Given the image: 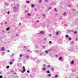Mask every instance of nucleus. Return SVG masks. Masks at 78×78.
Here are the masks:
<instances>
[{"label": "nucleus", "instance_id": "nucleus-1", "mask_svg": "<svg viewBox=\"0 0 78 78\" xmlns=\"http://www.w3.org/2000/svg\"><path fill=\"white\" fill-rule=\"evenodd\" d=\"M72 11H74V12H75V13L74 14V15H75V16L78 15V12H77V11H76L75 10V9H73Z\"/></svg>", "mask_w": 78, "mask_h": 78}, {"label": "nucleus", "instance_id": "nucleus-2", "mask_svg": "<svg viewBox=\"0 0 78 78\" xmlns=\"http://www.w3.org/2000/svg\"><path fill=\"white\" fill-rule=\"evenodd\" d=\"M4 50H5V48L3 47H2L1 48V51H4Z\"/></svg>", "mask_w": 78, "mask_h": 78}, {"label": "nucleus", "instance_id": "nucleus-3", "mask_svg": "<svg viewBox=\"0 0 78 78\" xmlns=\"http://www.w3.org/2000/svg\"><path fill=\"white\" fill-rule=\"evenodd\" d=\"M40 34H44L45 32H44V31H41L40 32Z\"/></svg>", "mask_w": 78, "mask_h": 78}, {"label": "nucleus", "instance_id": "nucleus-4", "mask_svg": "<svg viewBox=\"0 0 78 78\" xmlns=\"http://www.w3.org/2000/svg\"><path fill=\"white\" fill-rule=\"evenodd\" d=\"M26 69H23V70L21 71L22 73H24V72H26Z\"/></svg>", "mask_w": 78, "mask_h": 78}, {"label": "nucleus", "instance_id": "nucleus-5", "mask_svg": "<svg viewBox=\"0 0 78 78\" xmlns=\"http://www.w3.org/2000/svg\"><path fill=\"white\" fill-rule=\"evenodd\" d=\"M34 52L36 53H39V51L38 50H36L34 51Z\"/></svg>", "mask_w": 78, "mask_h": 78}, {"label": "nucleus", "instance_id": "nucleus-6", "mask_svg": "<svg viewBox=\"0 0 78 78\" xmlns=\"http://www.w3.org/2000/svg\"><path fill=\"white\" fill-rule=\"evenodd\" d=\"M59 59L60 61H61V59H63V58L62 56L60 57Z\"/></svg>", "mask_w": 78, "mask_h": 78}, {"label": "nucleus", "instance_id": "nucleus-7", "mask_svg": "<svg viewBox=\"0 0 78 78\" xmlns=\"http://www.w3.org/2000/svg\"><path fill=\"white\" fill-rule=\"evenodd\" d=\"M10 28V27H9L8 28H7L6 29V31H9V29Z\"/></svg>", "mask_w": 78, "mask_h": 78}, {"label": "nucleus", "instance_id": "nucleus-8", "mask_svg": "<svg viewBox=\"0 0 78 78\" xmlns=\"http://www.w3.org/2000/svg\"><path fill=\"white\" fill-rule=\"evenodd\" d=\"M72 6V4H71L70 5H68V7H69V8H70V7H71V6Z\"/></svg>", "mask_w": 78, "mask_h": 78}, {"label": "nucleus", "instance_id": "nucleus-9", "mask_svg": "<svg viewBox=\"0 0 78 78\" xmlns=\"http://www.w3.org/2000/svg\"><path fill=\"white\" fill-rule=\"evenodd\" d=\"M74 63V60H72L71 61V64L72 65Z\"/></svg>", "mask_w": 78, "mask_h": 78}, {"label": "nucleus", "instance_id": "nucleus-10", "mask_svg": "<svg viewBox=\"0 0 78 78\" xmlns=\"http://www.w3.org/2000/svg\"><path fill=\"white\" fill-rule=\"evenodd\" d=\"M36 48H38V45H37V44H34Z\"/></svg>", "mask_w": 78, "mask_h": 78}, {"label": "nucleus", "instance_id": "nucleus-11", "mask_svg": "<svg viewBox=\"0 0 78 78\" xmlns=\"http://www.w3.org/2000/svg\"><path fill=\"white\" fill-rule=\"evenodd\" d=\"M63 16H66V12H65L64 13H63Z\"/></svg>", "mask_w": 78, "mask_h": 78}, {"label": "nucleus", "instance_id": "nucleus-12", "mask_svg": "<svg viewBox=\"0 0 78 78\" xmlns=\"http://www.w3.org/2000/svg\"><path fill=\"white\" fill-rule=\"evenodd\" d=\"M35 6V5L34 4H32L31 5V7L32 8H34Z\"/></svg>", "mask_w": 78, "mask_h": 78}, {"label": "nucleus", "instance_id": "nucleus-13", "mask_svg": "<svg viewBox=\"0 0 78 78\" xmlns=\"http://www.w3.org/2000/svg\"><path fill=\"white\" fill-rule=\"evenodd\" d=\"M42 70H46V68L44 67L42 68Z\"/></svg>", "mask_w": 78, "mask_h": 78}, {"label": "nucleus", "instance_id": "nucleus-14", "mask_svg": "<svg viewBox=\"0 0 78 78\" xmlns=\"http://www.w3.org/2000/svg\"><path fill=\"white\" fill-rule=\"evenodd\" d=\"M9 64L10 65H12V62H9Z\"/></svg>", "mask_w": 78, "mask_h": 78}, {"label": "nucleus", "instance_id": "nucleus-15", "mask_svg": "<svg viewBox=\"0 0 78 78\" xmlns=\"http://www.w3.org/2000/svg\"><path fill=\"white\" fill-rule=\"evenodd\" d=\"M59 33V32L58 31H57L56 32V35H58Z\"/></svg>", "mask_w": 78, "mask_h": 78}, {"label": "nucleus", "instance_id": "nucleus-16", "mask_svg": "<svg viewBox=\"0 0 78 78\" xmlns=\"http://www.w3.org/2000/svg\"><path fill=\"white\" fill-rule=\"evenodd\" d=\"M36 69L35 68H33V69H32V70L34 72H36Z\"/></svg>", "mask_w": 78, "mask_h": 78}, {"label": "nucleus", "instance_id": "nucleus-17", "mask_svg": "<svg viewBox=\"0 0 78 78\" xmlns=\"http://www.w3.org/2000/svg\"><path fill=\"white\" fill-rule=\"evenodd\" d=\"M51 76V74H50V73L48 74V77H50V76Z\"/></svg>", "mask_w": 78, "mask_h": 78}, {"label": "nucleus", "instance_id": "nucleus-18", "mask_svg": "<svg viewBox=\"0 0 78 78\" xmlns=\"http://www.w3.org/2000/svg\"><path fill=\"white\" fill-rule=\"evenodd\" d=\"M46 73H50V70H48L46 71Z\"/></svg>", "mask_w": 78, "mask_h": 78}, {"label": "nucleus", "instance_id": "nucleus-19", "mask_svg": "<svg viewBox=\"0 0 78 78\" xmlns=\"http://www.w3.org/2000/svg\"><path fill=\"white\" fill-rule=\"evenodd\" d=\"M12 59V62H14V61H15V59H14V58H13Z\"/></svg>", "mask_w": 78, "mask_h": 78}, {"label": "nucleus", "instance_id": "nucleus-20", "mask_svg": "<svg viewBox=\"0 0 78 78\" xmlns=\"http://www.w3.org/2000/svg\"><path fill=\"white\" fill-rule=\"evenodd\" d=\"M5 5L6 6H9V4L8 3H5Z\"/></svg>", "mask_w": 78, "mask_h": 78}, {"label": "nucleus", "instance_id": "nucleus-21", "mask_svg": "<svg viewBox=\"0 0 78 78\" xmlns=\"http://www.w3.org/2000/svg\"><path fill=\"white\" fill-rule=\"evenodd\" d=\"M26 58H30V57H29V56L28 55H26Z\"/></svg>", "mask_w": 78, "mask_h": 78}, {"label": "nucleus", "instance_id": "nucleus-22", "mask_svg": "<svg viewBox=\"0 0 78 78\" xmlns=\"http://www.w3.org/2000/svg\"><path fill=\"white\" fill-rule=\"evenodd\" d=\"M50 51H52V49L51 48L48 51V52H50Z\"/></svg>", "mask_w": 78, "mask_h": 78}, {"label": "nucleus", "instance_id": "nucleus-23", "mask_svg": "<svg viewBox=\"0 0 78 78\" xmlns=\"http://www.w3.org/2000/svg\"><path fill=\"white\" fill-rule=\"evenodd\" d=\"M68 39L69 40H70V41H71L72 40V38L71 37H69Z\"/></svg>", "mask_w": 78, "mask_h": 78}, {"label": "nucleus", "instance_id": "nucleus-24", "mask_svg": "<svg viewBox=\"0 0 78 78\" xmlns=\"http://www.w3.org/2000/svg\"><path fill=\"white\" fill-rule=\"evenodd\" d=\"M6 69H9V66H7L6 67Z\"/></svg>", "mask_w": 78, "mask_h": 78}, {"label": "nucleus", "instance_id": "nucleus-25", "mask_svg": "<svg viewBox=\"0 0 78 78\" xmlns=\"http://www.w3.org/2000/svg\"><path fill=\"white\" fill-rule=\"evenodd\" d=\"M42 48H43L44 49H45V46H43Z\"/></svg>", "mask_w": 78, "mask_h": 78}, {"label": "nucleus", "instance_id": "nucleus-26", "mask_svg": "<svg viewBox=\"0 0 78 78\" xmlns=\"http://www.w3.org/2000/svg\"><path fill=\"white\" fill-rule=\"evenodd\" d=\"M45 52L46 53H48V51L47 50H46L45 51Z\"/></svg>", "mask_w": 78, "mask_h": 78}, {"label": "nucleus", "instance_id": "nucleus-27", "mask_svg": "<svg viewBox=\"0 0 78 78\" xmlns=\"http://www.w3.org/2000/svg\"><path fill=\"white\" fill-rule=\"evenodd\" d=\"M58 75H56L55 76V78H58Z\"/></svg>", "mask_w": 78, "mask_h": 78}, {"label": "nucleus", "instance_id": "nucleus-28", "mask_svg": "<svg viewBox=\"0 0 78 78\" xmlns=\"http://www.w3.org/2000/svg\"><path fill=\"white\" fill-rule=\"evenodd\" d=\"M23 56V55L22 54H20V57H22Z\"/></svg>", "mask_w": 78, "mask_h": 78}, {"label": "nucleus", "instance_id": "nucleus-29", "mask_svg": "<svg viewBox=\"0 0 78 78\" xmlns=\"http://www.w3.org/2000/svg\"><path fill=\"white\" fill-rule=\"evenodd\" d=\"M40 56H42V55H43V53L42 52L40 53Z\"/></svg>", "mask_w": 78, "mask_h": 78}, {"label": "nucleus", "instance_id": "nucleus-30", "mask_svg": "<svg viewBox=\"0 0 78 78\" xmlns=\"http://www.w3.org/2000/svg\"><path fill=\"white\" fill-rule=\"evenodd\" d=\"M66 38H68V37H69V35H66Z\"/></svg>", "mask_w": 78, "mask_h": 78}, {"label": "nucleus", "instance_id": "nucleus-31", "mask_svg": "<svg viewBox=\"0 0 78 78\" xmlns=\"http://www.w3.org/2000/svg\"><path fill=\"white\" fill-rule=\"evenodd\" d=\"M27 15L28 16H31V14L30 13H27Z\"/></svg>", "mask_w": 78, "mask_h": 78}, {"label": "nucleus", "instance_id": "nucleus-32", "mask_svg": "<svg viewBox=\"0 0 78 78\" xmlns=\"http://www.w3.org/2000/svg\"><path fill=\"white\" fill-rule=\"evenodd\" d=\"M71 44H74V41H72V42H71Z\"/></svg>", "mask_w": 78, "mask_h": 78}, {"label": "nucleus", "instance_id": "nucleus-33", "mask_svg": "<svg viewBox=\"0 0 78 78\" xmlns=\"http://www.w3.org/2000/svg\"><path fill=\"white\" fill-rule=\"evenodd\" d=\"M74 34H77V31H75L74 32Z\"/></svg>", "mask_w": 78, "mask_h": 78}, {"label": "nucleus", "instance_id": "nucleus-34", "mask_svg": "<svg viewBox=\"0 0 78 78\" xmlns=\"http://www.w3.org/2000/svg\"><path fill=\"white\" fill-rule=\"evenodd\" d=\"M54 10L56 12H57V10L56 9V8H55L54 9Z\"/></svg>", "mask_w": 78, "mask_h": 78}, {"label": "nucleus", "instance_id": "nucleus-35", "mask_svg": "<svg viewBox=\"0 0 78 78\" xmlns=\"http://www.w3.org/2000/svg\"><path fill=\"white\" fill-rule=\"evenodd\" d=\"M47 67L48 68H50V67H51V66L50 65H48L47 66Z\"/></svg>", "mask_w": 78, "mask_h": 78}, {"label": "nucleus", "instance_id": "nucleus-36", "mask_svg": "<svg viewBox=\"0 0 78 78\" xmlns=\"http://www.w3.org/2000/svg\"><path fill=\"white\" fill-rule=\"evenodd\" d=\"M30 1H28L26 2V3H30Z\"/></svg>", "mask_w": 78, "mask_h": 78}, {"label": "nucleus", "instance_id": "nucleus-37", "mask_svg": "<svg viewBox=\"0 0 78 78\" xmlns=\"http://www.w3.org/2000/svg\"><path fill=\"white\" fill-rule=\"evenodd\" d=\"M10 13V12H9V11L8 12H7L8 14H9Z\"/></svg>", "mask_w": 78, "mask_h": 78}, {"label": "nucleus", "instance_id": "nucleus-38", "mask_svg": "<svg viewBox=\"0 0 78 78\" xmlns=\"http://www.w3.org/2000/svg\"><path fill=\"white\" fill-rule=\"evenodd\" d=\"M42 2V0H40L39 1V3H41Z\"/></svg>", "mask_w": 78, "mask_h": 78}, {"label": "nucleus", "instance_id": "nucleus-39", "mask_svg": "<svg viewBox=\"0 0 78 78\" xmlns=\"http://www.w3.org/2000/svg\"><path fill=\"white\" fill-rule=\"evenodd\" d=\"M70 32H73V30H70Z\"/></svg>", "mask_w": 78, "mask_h": 78}, {"label": "nucleus", "instance_id": "nucleus-40", "mask_svg": "<svg viewBox=\"0 0 78 78\" xmlns=\"http://www.w3.org/2000/svg\"><path fill=\"white\" fill-rule=\"evenodd\" d=\"M51 9V7H49L48 8V10H50V9Z\"/></svg>", "mask_w": 78, "mask_h": 78}, {"label": "nucleus", "instance_id": "nucleus-41", "mask_svg": "<svg viewBox=\"0 0 78 78\" xmlns=\"http://www.w3.org/2000/svg\"><path fill=\"white\" fill-rule=\"evenodd\" d=\"M51 69V70H52V71H53L54 70V68H52Z\"/></svg>", "mask_w": 78, "mask_h": 78}, {"label": "nucleus", "instance_id": "nucleus-42", "mask_svg": "<svg viewBox=\"0 0 78 78\" xmlns=\"http://www.w3.org/2000/svg\"><path fill=\"white\" fill-rule=\"evenodd\" d=\"M42 16H43V17H45V14H43L42 15Z\"/></svg>", "mask_w": 78, "mask_h": 78}, {"label": "nucleus", "instance_id": "nucleus-43", "mask_svg": "<svg viewBox=\"0 0 78 78\" xmlns=\"http://www.w3.org/2000/svg\"><path fill=\"white\" fill-rule=\"evenodd\" d=\"M27 73H30V71H29V70H27Z\"/></svg>", "mask_w": 78, "mask_h": 78}, {"label": "nucleus", "instance_id": "nucleus-44", "mask_svg": "<svg viewBox=\"0 0 78 78\" xmlns=\"http://www.w3.org/2000/svg\"><path fill=\"white\" fill-rule=\"evenodd\" d=\"M16 36H19V34H16Z\"/></svg>", "mask_w": 78, "mask_h": 78}, {"label": "nucleus", "instance_id": "nucleus-45", "mask_svg": "<svg viewBox=\"0 0 78 78\" xmlns=\"http://www.w3.org/2000/svg\"><path fill=\"white\" fill-rule=\"evenodd\" d=\"M23 69H25V66H23Z\"/></svg>", "mask_w": 78, "mask_h": 78}, {"label": "nucleus", "instance_id": "nucleus-46", "mask_svg": "<svg viewBox=\"0 0 78 78\" xmlns=\"http://www.w3.org/2000/svg\"><path fill=\"white\" fill-rule=\"evenodd\" d=\"M3 78V76H2L1 75L0 76V78Z\"/></svg>", "mask_w": 78, "mask_h": 78}, {"label": "nucleus", "instance_id": "nucleus-47", "mask_svg": "<svg viewBox=\"0 0 78 78\" xmlns=\"http://www.w3.org/2000/svg\"><path fill=\"white\" fill-rule=\"evenodd\" d=\"M49 44H51L52 43V42L51 41H49Z\"/></svg>", "mask_w": 78, "mask_h": 78}, {"label": "nucleus", "instance_id": "nucleus-48", "mask_svg": "<svg viewBox=\"0 0 78 78\" xmlns=\"http://www.w3.org/2000/svg\"><path fill=\"white\" fill-rule=\"evenodd\" d=\"M37 23H39V20H37Z\"/></svg>", "mask_w": 78, "mask_h": 78}, {"label": "nucleus", "instance_id": "nucleus-49", "mask_svg": "<svg viewBox=\"0 0 78 78\" xmlns=\"http://www.w3.org/2000/svg\"><path fill=\"white\" fill-rule=\"evenodd\" d=\"M75 40H76V41H77L78 38H77V37L76 38Z\"/></svg>", "mask_w": 78, "mask_h": 78}, {"label": "nucleus", "instance_id": "nucleus-50", "mask_svg": "<svg viewBox=\"0 0 78 78\" xmlns=\"http://www.w3.org/2000/svg\"><path fill=\"white\" fill-rule=\"evenodd\" d=\"M13 9H16V7H13Z\"/></svg>", "mask_w": 78, "mask_h": 78}, {"label": "nucleus", "instance_id": "nucleus-51", "mask_svg": "<svg viewBox=\"0 0 78 78\" xmlns=\"http://www.w3.org/2000/svg\"><path fill=\"white\" fill-rule=\"evenodd\" d=\"M55 57H56V58H58V55H55Z\"/></svg>", "mask_w": 78, "mask_h": 78}, {"label": "nucleus", "instance_id": "nucleus-52", "mask_svg": "<svg viewBox=\"0 0 78 78\" xmlns=\"http://www.w3.org/2000/svg\"><path fill=\"white\" fill-rule=\"evenodd\" d=\"M27 51H28V52H30V50L28 49L27 50Z\"/></svg>", "mask_w": 78, "mask_h": 78}, {"label": "nucleus", "instance_id": "nucleus-53", "mask_svg": "<svg viewBox=\"0 0 78 78\" xmlns=\"http://www.w3.org/2000/svg\"><path fill=\"white\" fill-rule=\"evenodd\" d=\"M14 54H12V56H14Z\"/></svg>", "mask_w": 78, "mask_h": 78}, {"label": "nucleus", "instance_id": "nucleus-54", "mask_svg": "<svg viewBox=\"0 0 78 78\" xmlns=\"http://www.w3.org/2000/svg\"><path fill=\"white\" fill-rule=\"evenodd\" d=\"M1 25L2 26L3 25V23H1Z\"/></svg>", "mask_w": 78, "mask_h": 78}, {"label": "nucleus", "instance_id": "nucleus-55", "mask_svg": "<svg viewBox=\"0 0 78 78\" xmlns=\"http://www.w3.org/2000/svg\"><path fill=\"white\" fill-rule=\"evenodd\" d=\"M45 66H46V65H45V64H44L43 65V67H45Z\"/></svg>", "mask_w": 78, "mask_h": 78}, {"label": "nucleus", "instance_id": "nucleus-56", "mask_svg": "<svg viewBox=\"0 0 78 78\" xmlns=\"http://www.w3.org/2000/svg\"><path fill=\"white\" fill-rule=\"evenodd\" d=\"M19 25L20 26V25H21V23H20L19 24Z\"/></svg>", "mask_w": 78, "mask_h": 78}, {"label": "nucleus", "instance_id": "nucleus-57", "mask_svg": "<svg viewBox=\"0 0 78 78\" xmlns=\"http://www.w3.org/2000/svg\"><path fill=\"white\" fill-rule=\"evenodd\" d=\"M59 19L60 20H62V18H59Z\"/></svg>", "mask_w": 78, "mask_h": 78}, {"label": "nucleus", "instance_id": "nucleus-58", "mask_svg": "<svg viewBox=\"0 0 78 78\" xmlns=\"http://www.w3.org/2000/svg\"><path fill=\"white\" fill-rule=\"evenodd\" d=\"M7 52H8V53H9V50H7Z\"/></svg>", "mask_w": 78, "mask_h": 78}, {"label": "nucleus", "instance_id": "nucleus-59", "mask_svg": "<svg viewBox=\"0 0 78 78\" xmlns=\"http://www.w3.org/2000/svg\"><path fill=\"white\" fill-rule=\"evenodd\" d=\"M44 41H46V40H47V38H44Z\"/></svg>", "mask_w": 78, "mask_h": 78}, {"label": "nucleus", "instance_id": "nucleus-60", "mask_svg": "<svg viewBox=\"0 0 78 78\" xmlns=\"http://www.w3.org/2000/svg\"><path fill=\"white\" fill-rule=\"evenodd\" d=\"M45 2H48V0H45Z\"/></svg>", "mask_w": 78, "mask_h": 78}, {"label": "nucleus", "instance_id": "nucleus-61", "mask_svg": "<svg viewBox=\"0 0 78 78\" xmlns=\"http://www.w3.org/2000/svg\"><path fill=\"white\" fill-rule=\"evenodd\" d=\"M26 46H24V48H26Z\"/></svg>", "mask_w": 78, "mask_h": 78}, {"label": "nucleus", "instance_id": "nucleus-62", "mask_svg": "<svg viewBox=\"0 0 78 78\" xmlns=\"http://www.w3.org/2000/svg\"><path fill=\"white\" fill-rule=\"evenodd\" d=\"M14 11L15 12H16L17 11V10H16V9Z\"/></svg>", "mask_w": 78, "mask_h": 78}, {"label": "nucleus", "instance_id": "nucleus-63", "mask_svg": "<svg viewBox=\"0 0 78 78\" xmlns=\"http://www.w3.org/2000/svg\"><path fill=\"white\" fill-rule=\"evenodd\" d=\"M13 74H14V75H16V73H13Z\"/></svg>", "mask_w": 78, "mask_h": 78}, {"label": "nucleus", "instance_id": "nucleus-64", "mask_svg": "<svg viewBox=\"0 0 78 78\" xmlns=\"http://www.w3.org/2000/svg\"><path fill=\"white\" fill-rule=\"evenodd\" d=\"M2 53L3 54V55H4V54H5V52L4 51Z\"/></svg>", "mask_w": 78, "mask_h": 78}]
</instances>
